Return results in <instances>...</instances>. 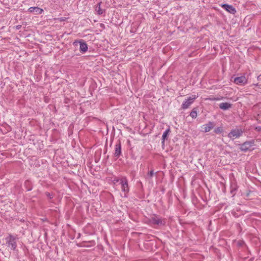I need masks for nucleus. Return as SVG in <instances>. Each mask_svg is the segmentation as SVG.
<instances>
[{"mask_svg": "<svg viewBox=\"0 0 261 261\" xmlns=\"http://www.w3.org/2000/svg\"><path fill=\"white\" fill-rule=\"evenodd\" d=\"M257 80L259 81H261V74L257 76Z\"/></svg>", "mask_w": 261, "mask_h": 261, "instance_id": "nucleus-21", "label": "nucleus"}, {"mask_svg": "<svg viewBox=\"0 0 261 261\" xmlns=\"http://www.w3.org/2000/svg\"><path fill=\"white\" fill-rule=\"evenodd\" d=\"M170 132V129L169 128L167 129L164 133H163L162 135V143L163 145H164L165 140L167 139V137L169 134V133Z\"/></svg>", "mask_w": 261, "mask_h": 261, "instance_id": "nucleus-15", "label": "nucleus"}, {"mask_svg": "<svg viewBox=\"0 0 261 261\" xmlns=\"http://www.w3.org/2000/svg\"><path fill=\"white\" fill-rule=\"evenodd\" d=\"M46 195L49 198V199H51L53 196V195L50 194L48 192H47L46 193Z\"/></svg>", "mask_w": 261, "mask_h": 261, "instance_id": "nucleus-20", "label": "nucleus"}, {"mask_svg": "<svg viewBox=\"0 0 261 261\" xmlns=\"http://www.w3.org/2000/svg\"><path fill=\"white\" fill-rule=\"evenodd\" d=\"M121 154V145L120 141H118V143L115 146V156L118 158Z\"/></svg>", "mask_w": 261, "mask_h": 261, "instance_id": "nucleus-12", "label": "nucleus"}, {"mask_svg": "<svg viewBox=\"0 0 261 261\" xmlns=\"http://www.w3.org/2000/svg\"><path fill=\"white\" fill-rule=\"evenodd\" d=\"M100 3H99L97 4L95 8V10L97 11V14L99 15L102 14L103 13V11L100 8Z\"/></svg>", "mask_w": 261, "mask_h": 261, "instance_id": "nucleus-16", "label": "nucleus"}, {"mask_svg": "<svg viewBox=\"0 0 261 261\" xmlns=\"http://www.w3.org/2000/svg\"><path fill=\"white\" fill-rule=\"evenodd\" d=\"M233 82L237 85H245L247 83V80L245 76H241L235 77L233 80Z\"/></svg>", "mask_w": 261, "mask_h": 261, "instance_id": "nucleus-8", "label": "nucleus"}, {"mask_svg": "<svg viewBox=\"0 0 261 261\" xmlns=\"http://www.w3.org/2000/svg\"><path fill=\"white\" fill-rule=\"evenodd\" d=\"M150 222L153 224L159 226H164L166 224V219L163 218L159 216L154 214L149 219Z\"/></svg>", "mask_w": 261, "mask_h": 261, "instance_id": "nucleus-1", "label": "nucleus"}, {"mask_svg": "<svg viewBox=\"0 0 261 261\" xmlns=\"http://www.w3.org/2000/svg\"><path fill=\"white\" fill-rule=\"evenodd\" d=\"M231 193H233L237 190V186L235 183H232L230 186Z\"/></svg>", "mask_w": 261, "mask_h": 261, "instance_id": "nucleus-18", "label": "nucleus"}, {"mask_svg": "<svg viewBox=\"0 0 261 261\" xmlns=\"http://www.w3.org/2000/svg\"><path fill=\"white\" fill-rule=\"evenodd\" d=\"M221 7L225 9L226 11L228 12L229 13L234 14L236 13V9L232 6L228 4H222L221 5Z\"/></svg>", "mask_w": 261, "mask_h": 261, "instance_id": "nucleus-11", "label": "nucleus"}, {"mask_svg": "<svg viewBox=\"0 0 261 261\" xmlns=\"http://www.w3.org/2000/svg\"><path fill=\"white\" fill-rule=\"evenodd\" d=\"M120 184L121 185V190L124 193H127L129 191L128 182L125 177H122L120 180Z\"/></svg>", "mask_w": 261, "mask_h": 261, "instance_id": "nucleus-7", "label": "nucleus"}, {"mask_svg": "<svg viewBox=\"0 0 261 261\" xmlns=\"http://www.w3.org/2000/svg\"><path fill=\"white\" fill-rule=\"evenodd\" d=\"M232 105L228 102H222L219 104V108L223 110H227L231 108Z\"/></svg>", "mask_w": 261, "mask_h": 261, "instance_id": "nucleus-14", "label": "nucleus"}, {"mask_svg": "<svg viewBox=\"0 0 261 261\" xmlns=\"http://www.w3.org/2000/svg\"><path fill=\"white\" fill-rule=\"evenodd\" d=\"M6 245L8 247H10L13 250H15L17 247L16 238L12 234H9L6 238Z\"/></svg>", "mask_w": 261, "mask_h": 261, "instance_id": "nucleus-2", "label": "nucleus"}, {"mask_svg": "<svg viewBox=\"0 0 261 261\" xmlns=\"http://www.w3.org/2000/svg\"><path fill=\"white\" fill-rule=\"evenodd\" d=\"M28 11L30 13L36 12L37 14H40L43 12L42 9H41L37 7H31L28 9Z\"/></svg>", "mask_w": 261, "mask_h": 261, "instance_id": "nucleus-13", "label": "nucleus"}, {"mask_svg": "<svg viewBox=\"0 0 261 261\" xmlns=\"http://www.w3.org/2000/svg\"><path fill=\"white\" fill-rule=\"evenodd\" d=\"M17 28L18 29H19V28H20V27H19V26H17Z\"/></svg>", "mask_w": 261, "mask_h": 261, "instance_id": "nucleus-22", "label": "nucleus"}, {"mask_svg": "<svg viewBox=\"0 0 261 261\" xmlns=\"http://www.w3.org/2000/svg\"><path fill=\"white\" fill-rule=\"evenodd\" d=\"M215 125V124L214 122L209 121L207 123L201 126L202 128V132L204 133L208 132L214 127Z\"/></svg>", "mask_w": 261, "mask_h": 261, "instance_id": "nucleus-9", "label": "nucleus"}, {"mask_svg": "<svg viewBox=\"0 0 261 261\" xmlns=\"http://www.w3.org/2000/svg\"><path fill=\"white\" fill-rule=\"evenodd\" d=\"M196 98V95H192V96L189 97L182 103L181 108L184 110L188 109L190 106L193 103Z\"/></svg>", "mask_w": 261, "mask_h": 261, "instance_id": "nucleus-5", "label": "nucleus"}, {"mask_svg": "<svg viewBox=\"0 0 261 261\" xmlns=\"http://www.w3.org/2000/svg\"><path fill=\"white\" fill-rule=\"evenodd\" d=\"M254 141L253 140L250 141H246L241 145L240 149L244 152H246L250 150V148L254 146Z\"/></svg>", "mask_w": 261, "mask_h": 261, "instance_id": "nucleus-4", "label": "nucleus"}, {"mask_svg": "<svg viewBox=\"0 0 261 261\" xmlns=\"http://www.w3.org/2000/svg\"><path fill=\"white\" fill-rule=\"evenodd\" d=\"M77 43H80V51L82 53H86L88 50V45L87 43L83 40H76L74 42L73 44L76 45Z\"/></svg>", "mask_w": 261, "mask_h": 261, "instance_id": "nucleus-6", "label": "nucleus"}, {"mask_svg": "<svg viewBox=\"0 0 261 261\" xmlns=\"http://www.w3.org/2000/svg\"><path fill=\"white\" fill-rule=\"evenodd\" d=\"M190 116L192 118H196L197 116V111L195 108L193 109L190 114Z\"/></svg>", "mask_w": 261, "mask_h": 261, "instance_id": "nucleus-17", "label": "nucleus"}, {"mask_svg": "<svg viewBox=\"0 0 261 261\" xmlns=\"http://www.w3.org/2000/svg\"><path fill=\"white\" fill-rule=\"evenodd\" d=\"M214 132L216 134H221L223 132V129L222 127H218L215 129Z\"/></svg>", "mask_w": 261, "mask_h": 261, "instance_id": "nucleus-19", "label": "nucleus"}, {"mask_svg": "<svg viewBox=\"0 0 261 261\" xmlns=\"http://www.w3.org/2000/svg\"><path fill=\"white\" fill-rule=\"evenodd\" d=\"M243 133V130L242 129L235 128L232 129L228 134V137L231 140H233L235 139L238 138L242 136Z\"/></svg>", "mask_w": 261, "mask_h": 261, "instance_id": "nucleus-3", "label": "nucleus"}, {"mask_svg": "<svg viewBox=\"0 0 261 261\" xmlns=\"http://www.w3.org/2000/svg\"><path fill=\"white\" fill-rule=\"evenodd\" d=\"M158 172H154L153 169H151L145 175L144 177L146 180L149 183H152V177L154 175H156Z\"/></svg>", "mask_w": 261, "mask_h": 261, "instance_id": "nucleus-10", "label": "nucleus"}]
</instances>
